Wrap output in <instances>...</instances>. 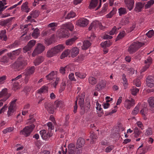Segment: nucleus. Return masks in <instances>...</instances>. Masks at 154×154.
Instances as JSON below:
<instances>
[{"label": "nucleus", "mask_w": 154, "mask_h": 154, "mask_svg": "<svg viewBox=\"0 0 154 154\" xmlns=\"http://www.w3.org/2000/svg\"><path fill=\"white\" fill-rule=\"evenodd\" d=\"M20 44V42L17 41H15L13 44L9 45V48H14L17 47Z\"/></svg>", "instance_id": "nucleus-51"}, {"label": "nucleus", "mask_w": 154, "mask_h": 154, "mask_svg": "<svg viewBox=\"0 0 154 154\" xmlns=\"http://www.w3.org/2000/svg\"><path fill=\"white\" fill-rule=\"evenodd\" d=\"M6 30L4 29L0 32V39L2 41L6 42L8 39V38L6 35Z\"/></svg>", "instance_id": "nucleus-23"}, {"label": "nucleus", "mask_w": 154, "mask_h": 154, "mask_svg": "<svg viewBox=\"0 0 154 154\" xmlns=\"http://www.w3.org/2000/svg\"><path fill=\"white\" fill-rule=\"evenodd\" d=\"M89 83L91 85H95L97 82V79L94 77L90 76L88 79Z\"/></svg>", "instance_id": "nucleus-31"}, {"label": "nucleus", "mask_w": 154, "mask_h": 154, "mask_svg": "<svg viewBox=\"0 0 154 154\" xmlns=\"http://www.w3.org/2000/svg\"><path fill=\"white\" fill-rule=\"evenodd\" d=\"M40 134L42 138L45 140H47L48 138L51 137L53 134L51 132L47 131L45 130L41 131H40Z\"/></svg>", "instance_id": "nucleus-11"}, {"label": "nucleus", "mask_w": 154, "mask_h": 154, "mask_svg": "<svg viewBox=\"0 0 154 154\" xmlns=\"http://www.w3.org/2000/svg\"><path fill=\"white\" fill-rule=\"evenodd\" d=\"M31 15L32 16L33 18H36L39 15V13L38 11L35 10L32 12L31 13Z\"/></svg>", "instance_id": "nucleus-56"}, {"label": "nucleus", "mask_w": 154, "mask_h": 154, "mask_svg": "<svg viewBox=\"0 0 154 154\" xmlns=\"http://www.w3.org/2000/svg\"><path fill=\"white\" fill-rule=\"evenodd\" d=\"M85 144L84 139L82 137H80L78 139L76 144L75 147L76 148V153L81 154L82 152V147Z\"/></svg>", "instance_id": "nucleus-6"}, {"label": "nucleus", "mask_w": 154, "mask_h": 154, "mask_svg": "<svg viewBox=\"0 0 154 154\" xmlns=\"http://www.w3.org/2000/svg\"><path fill=\"white\" fill-rule=\"evenodd\" d=\"M45 107L48 111L50 114H53L54 112V108L53 104L50 103H46Z\"/></svg>", "instance_id": "nucleus-21"}, {"label": "nucleus", "mask_w": 154, "mask_h": 154, "mask_svg": "<svg viewBox=\"0 0 154 154\" xmlns=\"http://www.w3.org/2000/svg\"><path fill=\"white\" fill-rule=\"evenodd\" d=\"M66 83L63 80L60 85V87L59 90L60 92H61L63 91L66 88Z\"/></svg>", "instance_id": "nucleus-54"}, {"label": "nucleus", "mask_w": 154, "mask_h": 154, "mask_svg": "<svg viewBox=\"0 0 154 154\" xmlns=\"http://www.w3.org/2000/svg\"><path fill=\"white\" fill-rule=\"evenodd\" d=\"M77 38L76 37H74L72 38L71 39H69L66 41V45H71L74 42V41L77 39Z\"/></svg>", "instance_id": "nucleus-36"}, {"label": "nucleus", "mask_w": 154, "mask_h": 154, "mask_svg": "<svg viewBox=\"0 0 154 154\" xmlns=\"http://www.w3.org/2000/svg\"><path fill=\"white\" fill-rule=\"evenodd\" d=\"M55 105L56 108H62L64 105L62 101L57 100L55 102Z\"/></svg>", "instance_id": "nucleus-39"}, {"label": "nucleus", "mask_w": 154, "mask_h": 154, "mask_svg": "<svg viewBox=\"0 0 154 154\" xmlns=\"http://www.w3.org/2000/svg\"><path fill=\"white\" fill-rule=\"evenodd\" d=\"M146 82L148 87L152 88L154 86V79L152 76H149L146 78Z\"/></svg>", "instance_id": "nucleus-18"}, {"label": "nucleus", "mask_w": 154, "mask_h": 154, "mask_svg": "<svg viewBox=\"0 0 154 154\" xmlns=\"http://www.w3.org/2000/svg\"><path fill=\"white\" fill-rule=\"evenodd\" d=\"M69 78L71 81L75 82L76 81V80L75 78L74 74L73 73H71L69 75Z\"/></svg>", "instance_id": "nucleus-59"}, {"label": "nucleus", "mask_w": 154, "mask_h": 154, "mask_svg": "<svg viewBox=\"0 0 154 154\" xmlns=\"http://www.w3.org/2000/svg\"><path fill=\"white\" fill-rule=\"evenodd\" d=\"M92 24L94 25V29H95L97 27H99L100 28H102V25L101 23L99 21H94L92 22Z\"/></svg>", "instance_id": "nucleus-34"}, {"label": "nucleus", "mask_w": 154, "mask_h": 154, "mask_svg": "<svg viewBox=\"0 0 154 154\" xmlns=\"http://www.w3.org/2000/svg\"><path fill=\"white\" fill-rule=\"evenodd\" d=\"M48 87L46 86H43L37 91V93L41 94L42 93H45L47 92Z\"/></svg>", "instance_id": "nucleus-29"}, {"label": "nucleus", "mask_w": 154, "mask_h": 154, "mask_svg": "<svg viewBox=\"0 0 154 154\" xmlns=\"http://www.w3.org/2000/svg\"><path fill=\"white\" fill-rule=\"evenodd\" d=\"M54 40L53 37L51 36L49 38H47L45 40V43L48 45L52 44Z\"/></svg>", "instance_id": "nucleus-46"}, {"label": "nucleus", "mask_w": 154, "mask_h": 154, "mask_svg": "<svg viewBox=\"0 0 154 154\" xmlns=\"http://www.w3.org/2000/svg\"><path fill=\"white\" fill-rule=\"evenodd\" d=\"M35 68L34 66H31L28 67L25 70V71L23 73L25 76L24 78V82L27 84L30 78V75L33 74L35 72Z\"/></svg>", "instance_id": "nucleus-5"}, {"label": "nucleus", "mask_w": 154, "mask_h": 154, "mask_svg": "<svg viewBox=\"0 0 154 154\" xmlns=\"http://www.w3.org/2000/svg\"><path fill=\"white\" fill-rule=\"evenodd\" d=\"M126 35V33L125 31H122L120 32L116 38V41L119 40L123 38Z\"/></svg>", "instance_id": "nucleus-37"}, {"label": "nucleus", "mask_w": 154, "mask_h": 154, "mask_svg": "<svg viewBox=\"0 0 154 154\" xmlns=\"http://www.w3.org/2000/svg\"><path fill=\"white\" fill-rule=\"evenodd\" d=\"M91 43L88 40L84 41L83 45L81 47L82 49L83 50H86L88 49L91 45Z\"/></svg>", "instance_id": "nucleus-26"}, {"label": "nucleus", "mask_w": 154, "mask_h": 154, "mask_svg": "<svg viewBox=\"0 0 154 154\" xmlns=\"http://www.w3.org/2000/svg\"><path fill=\"white\" fill-rule=\"evenodd\" d=\"M135 104V100L132 98L130 100L126 99L124 102V106L127 109H130L131 107H133Z\"/></svg>", "instance_id": "nucleus-10"}, {"label": "nucleus", "mask_w": 154, "mask_h": 154, "mask_svg": "<svg viewBox=\"0 0 154 154\" xmlns=\"http://www.w3.org/2000/svg\"><path fill=\"white\" fill-rule=\"evenodd\" d=\"M139 89L134 86L132 87L130 89L131 93L134 96L136 95L139 92Z\"/></svg>", "instance_id": "nucleus-33"}, {"label": "nucleus", "mask_w": 154, "mask_h": 154, "mask_svg": "<svg viewBox=\"0 0 154 154\" xmlns=\"http://www.w3.org/2000/svg\"><path fill=\"white\" fill-rule=\"evenodd\" d=\"M143 146L142 144L138 148L137 151V154H145V153L148 150H150L152 147L151 146H147L144 148H141Z\"/></svg>", "instance_id": "nucleus-13"}, {"label": "nucleus", "mask_w": 154, "mask_h": 154, "mask_svg": "<svg viewBox=\"0 0 154 154\" xmlns=\"http://www.w3.org/2000/svg\"><path fill=\"white\" fill-rule=\"evenodd\" d=\"M146 35L149 38H151L154 35V31L153 30L149 31L146 34Z\"/></svg>", "instance_id": "nucleus-60"}, {"label": "nucleus", "mask_w": 154, "mask_h": 154, "mask_svg": "<svg viewBox=\"0 0 154 154\" xmlns=\"http://www.w3.org/2000/svg\"><path fill=\"white\" fill-rule=\"evenodd\" d=\"M114 146L112 145H110L107 147L105 149V151L107 153L110 152L112 149H114Z\"/></svg>", "instance_id": "nucleus-57"}, {"label": "nucleus", "mask_w": 154, "mask_h": 154, "mask_svg": "<svg viewBox=\"0 0 154 154\" xmlns=\"http://www.w3.org/2000/svg\"><path fill=\"white\" fill-rule=\"evenodd\" d=\"M79 52V49L76 47L73 48L70 51L71 56L72 57H75L78 54Z\"/></svg>", "instance_id": "nucleus-25"}, {"label": "nucleus", "mask_w": 154, "mask_h": 154, "mask_svg": "<svg viewBox=\"0 0 154 154\" xmlns=\"http://www.w3.org/2000/svg\"><path fill=\"white\" fill-rule=\"evenodd\" d=\"M69 65H67L64 67H61L60 69V72L62 74H64L66 71H69Z\"/></svg>", "instance_id": "nucleus-32"}, {"label": "nucleus", "mask_w": 154, "mask_h": 154, "mask_svg": "<svg viewBox=\"0 0 154 154\" xmlns=\"http://www.w3.org/2000/svg\"><path fill=\"white\" fill-rule=\"evenodd\" d=\"M75 74L76 76L82 79L85 78L86 76V74H85L80 72H75Z\"/></svg>", "instance_id": "nucleus-40"}, {"label": "nucleus", "mask_w": 154, "mask_h": 154, "mask_svg": "<svg viewBox=\"0 0 154 154\" xmlns=\"http://www.w3.org/2000/svg\"><path fill=\"white\" fill-rule=\"evenodd\" d=\"M28 121V124L29 126L26 127L20 132V134L24 135L26 137L30 135L35 126L34 123L35 119H34L30 118Z\"/></svg>", "instance_id": "nucleus-3"}, {"label": "nucleus", "mask_w": 154, "mask_h": 154, "mask_svg": "<svg viewBox=\"0 0 154 154\" xmlns=\"http://www.w3.org/2000/svg\"><path fill=\"white\" fill-rule=\"evenodd\" d=\"M119 12L120 16L126 14L127 13L126 9L122 7L119 9Z\"/></svg>", "instance_id": "nucleus-45"}, {"label": "nucleus", "mask_w": 154, "mask_h": 154, "mask_svg": "<svg viewBox=\"0 0 154 154\" xmlns=\"http://www.w3.org/2000/svg\"><path fill=\"white\" fill-rule=\"evenodd\" d=\"M106 82L105 81L102 80L96 86V90L99 91L103 89L105 86Z\"/></svg>", "instance_id": "nucleus-19"}, {"label": "nucleus", "mask_w": 154, "mask_h": 154, "mask_svg": "<svg viewBox=\"0 0 154 154\" xmlns=\"http://www.w3.org/2000/svg\"><path fill=\"white\" fill-rule=\"evenodd\" d=\"M44 60V58L43 57L39 56L34 60V64L35 66H38L42 63Z\"/></svg>", "instance_id": "nucleus-22"}, {"label": "nucleus", "mask_w": 154, "mask_h": 154, "mask_svg": "<svg viewBox=\"0 0 154 154\" xmlns=\"http://www.w3.org/2000/svg\"><path fill=\"white\" fill-rule=\"evenodd\" d=\"M100 45L103 48L109 47L110 46L109 42L108 41H105L104 42H102Z\"/></svg>", "instance_id": "nucleus-55"}, {"label": "nucleus", "mask_w": 154, "mask_h": 154, "mask_svg": "<svg viewBox=\"0 0 154 154\" xmlns=\"http://www.w3.org/2000/svg\"><path fill=\"white\" fill-rule=\"evenodd\" d=\"M75 13L73 12H71L69 13L65 17L66 19H69L74 17L75 16Z\"/></svg>", "instance_id": "nucleus-52"}, {"label": "nucleus", "mask_w": 154, "mask_h": 154, "mask_svg": "<svg viewBox=\"0 0 154 154\" xmlns=\"http://www.w3.org/2000/svg\"><path fill=\"white\" fill-rule=\"evenodd\" d=\"M7 89L6 88H5L2 90L0 92V98H3V99L1 100L3 101H5L9 97V95L7 93Z\"/></svg>", "instance_id": "nucleus-15"}, {"label": "nucleus", "mask_w": 154, "mask_h": 154, "mask_svg": "<svg viewBox=\"0 0 154 154\" xmlns=\"http://www.w3.org/2000/svg\"><path fill=\"white\" fill-rule=\"evenodd\" d=\"M98 3V0H91L89 8L90 9L95 8L97 6Z\"/></svg>", "instance_id": "nucleus-30"}, {"label": "nucleus", "mask_w": 154, "mask_h": 154, "mask_svg": "<svg viewBox=\"0 0 154 154\" xmlns=\"http://www.w3.org/2000/svg\"><path fill=\"white\" fill-rule=\"evenodd\" d=\"M144 45V43L139 42H134L129 47L128 51L130 54H132Z\"/></svg>", "instance_id": "nucleus-7"}, {"label": "nucleus", "mask_w": 154, "mask_h": 154, "mask_svg": "<svg viewBox=\"0 0 154 154\" xmlns=\"http://www.w3.org/2000/svg\"><path fill=\"white\" fill-rule=\"evenodd\" d=\"M74 26L72 23L63 24L60 29L57 33V36L60 38H65L68 37L69 35L68 30L72 31Z\"/></svg>", "instance_id": "nucleus-2"}, {"label": "nucleus", "mask_w": 154, "mask_h": 154, "mask_svg": "<svg viewBox=\"0 0 154 154\" xmlns=\"http://www.w3.org/2000/svg\"><path fill=\"white\" fill-rule=\"evenodd\" d=\"M28 3L25 2L23 3L21 6V10L23 11L28 13L30 11V8H29L28 6Z\"/></svg>", "instance_id": "nucleus-28"}, {"label": "nucleus", "mask_w": 154, "mask_h": 154, "mask_svg": "<svg viewBox=\"0 0 154 154\" xmlns=\"http://www.w3.org/2000/svg\"><path fill=\"white\" fill-rule=\"evenodd\" d=\"M56 74V72L52 71L50 74L46 76V77L47 79L49 81L54 79L57 76Z\"/></svg>", "instance_id": "nucleus-24"}, {"label": "nucleus", "mask_w": 154, "mask_h": 154, "mask_svg": "<svg viewBox=\"0 0 154 154\" xmlns=\"http://www.w3.org/2000/svg\"><path fill=\"white\" fill-rule=\"evenodd\" d=\"M121 22L122 25H126L129 23V19L128 17L125 18L123 19Z\"/></svg>", "instance_id": "nucleus-63"}, {"label": "nucleus", "mask_w": 154, "mask_h": 154, "mask_svg": "<svg viewBox=\"0 0 154 154\" xmlns=\"http://www.w3.org/2000/svg\"><path fill=\"white\" fill-rule=\"evenodd\" d=\"M144 5V3L143 2H138L136 3L135 10L138 12L140 11Z\"/></svg>", "instance_id": "nucleus-27"}, {"label": "nucleus", "mask_w": 154, "mask_h": 154, "mask_svg": "<svg viewBox=\"0 0 154 154\" xmlns=\"http://www.w3.org/2000/svg\"><path fill=\"white\" fill-rule=\"evenodd\" d=\"M152 59L150 57H149L144 61L145 65L148 66H149L152 63Z\"/></svg>", "instance_id": "nucleus-43"}, {"label": "nucleus", "mask_w": 154, "mask_h": 154, "mask_svg": "<svg viewBox=\"0 0 154 154\" xmlns=\"http://www.w3.org/2000/svg\"><path fill=\"white\" fill-rule=\"evenodd\" d=\"M134 132V137H137L138 136H139V135L141 133V132L138 130L137 128H135Z\"/></svg>", "instance_id": "nucleus-61"}, {"label": "nucleus", "mask_w": 154, "mask_h": 154, "mask_svg": "<svg viewBox=\"0 0 154 154\" xmlns=\"http://www.w3.org/2000/svg\"><path fill=\"white\" fill-rule=\"evenodd\" d=\"M70 51L69 49L65 50L61 54L60 57L62 59L66 57L70 53Z\"/></svg>", "instance_id": "nucleus-38"}, {"label": "nucleus", "mask_w": 154, "mask_h": 154, "mask_svg": "<svg viewBox=\"0 0 154 154\" xmlns=\"http://www.w3.org/2000/svg\"><path fill=\"white\" fill-rule=\"evenodd\" d=\"M22 51V49L19 48L17 50L13 51L12 52L9 53L7 55L11 59H13L17 56Z\"/></svg>", "instance_id": "nucleus-17"}, {"label": "nucleus", "mask_w": 154, "mask_h": 154, "mask_svg": "<svg viewBox=\"0 0 154 154\" xmlns=\"http://www.w3.org/2000/svg\"><path fill=\"white\" fill-rule=\"evenodd\" d=\"M23 75V73H21L20 75H18L16 78L14 79H11V81L12 82H20V83L21 82V80L22 79V77Z\"/></svg>", "instance_id": "nucleus-42"}, {"label": "nucleus", "mask_w": 154, "mask_h": 154, "mask_svg": "<svg viewBox=\"0 0 154 154\" xmlns=\"http://www.w3.org/2000/svg\"><path fill=\"white\" fill-rule=\"evenodd\" d=\"M122 79L123 80L122 83L124 85V88L125 89L127 88L128 84L127 79L125 77V74L123 75Z\"/></svg>", "instance_id": "nucleus-47"}, {"label": "nucleus", "mask_w": 154, "mask_h": 154, "mask_svg": "<svg viewBox=\"0 0 154 154\" xmlns=\"http://www.w3.org/2000/svg\"><path fill=\"white\" fill-rule=\"evenodd\" d=\"M47 124L48 126V131L50 132H51V131L54 129V127L52 125V123L51 122H49Z\"/></svg>", "instance_id": "nucleus-58"}, {"label": "nucleus", "mask_w": 154, "mask_h": 154, "mask_svg": "<svg viewBox=\"0 0 154 154\" xmlns=\"http://www.w3.org/2000/svg\"><path fill=\"white\" fill-rule=\"evenodd\" d=\"M125 2L128 9L131 10L133 8L134 4V0H125Z\"/></svg>", "instance_id": "nucleus-20"}, {"label": "nucleus", "mask_w": 154, "mask_h": 154, "mask_svg": "<svg viewBox=\"0 0 154 154\" xmlns=\"http://www.w3.org/2000/svg\"><path fill=\"white\" fill-rule=\"evenodd\" d=\"M88 20L85 18H81L78 20L76 24L81 27H85L88 23Z\"/></svg>", "instance_id": "nucleus-16"}, {"label": "nucleus", "mask_w": 154, "mask_h": 154, "mask_svg": "<svg viewBox=\"0 0 154 154\" xmlns=\"http://www.w3.org/2000/svg\"><path fill=\"white\" fill-rule=\"evenodd\" d=\"M85 96V94L84 93H82L80 95H79V96L77 97V100L75 102V104L74 106L73 111L74 113H75L76 112L77 109V102L78 100L79 103L80 105L81 109L83 110V112L81 113L82 114L84 113L85 110H88L89 109L90 105V103H88L86 104L85 107H84V98Z\"/></svg>", "instance_id": "nucleus-1"}, {"label": "nucleus", "mask_w": 154, "mask_h": 154, "mask_svg": "<svg viewBox=\"0 0 154 154\" xmlns=\"http://www.w3.org/2000/svg\"><path fill=\"white\" fill-rule=\"evenodd\" d=\"M45 48V46L42 44L38 43L37 47L32 53V56L35 57L37 54L42 52L44 51Z\"/></svg>", "instance_id": "nucleus-9"}, {"label": "nucleus", "mask_w": 154, "mask_h": 154, "mask_svg": "<svg viewBox=\"0 0 154 154\" xmlns=\"http://www.w3.org/2000/svg\"><path fill=\"white\" fill-rule=\"evenodd\" d=\"M145 134L146 136H149L151 135L152 134V129L151 128H149L146 130Z\"/></svg>", "instance_id": "nucleus-64"}, {"label": "nucleus", "mask_w": 154, "mask_h": 154, "mask_svg": "<svg viewBox=\"0 0 154 154\" xmlns=\"http://www.w3.org/2000/svg\"><path fill=\"white\" fill-rule=\"evenodd\" d=\"M40 31L38 28L35 29L32 34V36L34 38H37L39 35Z\"/></svg>", "instance_id": "nucleus-35"}, {"label": "nucleus", "mask_w": 154, "mask_h": 154, "mask_svg": "<svg viewBox=\"0 0 154 154\" xmlns=\"http://www.w3.org/2000/svg\"><path fill=\"white\" fill-rule=\"evenodd\" d=\"M19 83L20 82H14L13 85V90L14 91H16L20 88V86L19 85Z\"/></svg>", "instance_id": "nucleus-48"}, {"label": "nucleus", "mask_w": 154, "mask_h": 154, "mask_svg": "<svg viewBox=\"0 0 154 154\" xmlns=\"http://www.w3.org/2000/svg\"><path fill=\"white\" fill-rule=\"evenodd\" d=\"M154 3V0H150L148 1L145 5L146 9L149 8Z\"/></svg>", "instance_id": "nucleus-49"}, {"label": "nucleus", "mask_w": 154, "mask_h": 154, "mask_svg": "<svg viewBox=\"0 0 154 154\" xmlns=\"http://www.w3.org/2000/svg\"><path fill=\"white\" fill-rule=\"evenodd\" d=\"M55 80H54V82L53 84V86L55 88L56 86L58 84L59 81L60 80V78L57 77V76L55 77Z\"/></svg>", "instance_id": "nucleus-62"}, {"label": "nucleus", "mask_w": 154, "mask_h": 154, "mask_svg": "<svg viewBox=\"0 0 154 154\" xmlns=\"http://www.w3.org/2000/svg\"><path fill=\"white\" fill-rule=\"evenodd\" d=\"M64 48L65 47L62 44H59L55 46L48 51L47 54V57H51L56 56L58 53L62 51Z\"/></svg>", "instance_id": "nucleus-4"}, {"label": "nucleus", "mask_w": 154, "mask_h": 154, "mask_svg": "<svg viewBox=\"0 0 154 154\" xmlns=\"http://www.w3.org/2000/svg\"><path fill=\"white\" fill-rule=\"evenodd\" d=\"M7 56H4L1 59V62L2 63H6L8 62L10 57L8 55Z\"/></svg>", "instance_id": "nucleus-41"}, {"label": "nucleus", "mask_w": 154, "mask_h": 154, "mask_svg": "<svg viewBox=\"0 0 154 154\" xmlns=\"http://www.w3.org/2000/svg\"><path fill=\"white\" fill-rule=\"evenodd\" d=\"M139 106L138 105H137L134 108L133 111H132V114L134 116L137 115L139 111Z\"/></svg>", "instance_id": "nucleus-50"}, {"label": "nucleus", "mask_w": 154, "mask_h": 154, "mask_svg": "<svg viewBox=\"0 0 154 154\" xmlns=\"http://www.w3.org/2000/svg\"><path fill=\"white\" fill-rule=\"evenodd\" d=\"M17 99H15L11 101L8 108V114L9 116L11 115L15 110V102Z\"/></svg>", "instance_id": "nucleus-12"}, {"label": "nucleus", "mask_w": 154, "mask_h": 154, "mask_svg": "<svg viewBox=\"0 0 154 154\" xmlns=\"http://www.w3.org/2000/svg\"><path fill=\"white\" fill-rule=\"evenodd\" d=\"M26 60L22 58L20 61H18L13 65L14 68L16 71H19L23 69L24 67L27 64Z\"/></svg>", "instance_id": "nucleus-8"}, {"label": "nucleus", "mask_w": 154, "mask_h": 154, "mask_svg": "<svg viewBox=\"0 0 154 154\" xmlns=\"http://www.w3.org/2000/svg\"><path fill=\"white\" fill-rule=\"evenodd\" d=\"M35 41L34 40H31L29 41L27 45L23 48V52L26 53L30 50L35 45Z\"/></svg>", "instance_id": "nucleus-14"}, {"label": "nucleus", "mask_w": 154, "mask_h": 154, "mask_svg": "<svg viewBox=\"0 0 154 154\" xmlns=\"http://www.w3.org/2000/svg\"><path fill=\"white\" fill-rule=\"evenodd\" d=\"M149 106L152 107H154V97H150L148 100Z\"/></svg>", "instance_id": "nucleus-44"}, {"label": "nucleus", "mask_w": 154, "mask_h": 154, "mask_svg": "<svg viewBox=\"0 0 154 154\" xmlns=\"http://www.w3.org/2000/svg\"><path fill=\"white\" fill-rule=\"evenodd\" d=\"M57 26V24L55 23H52L49 24L48 26V27L51 28V30L54 31L55 30V27Z\"/></svg>", "instance_id": "nucleus-53"}]
</instances>
